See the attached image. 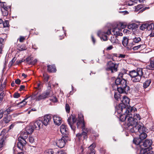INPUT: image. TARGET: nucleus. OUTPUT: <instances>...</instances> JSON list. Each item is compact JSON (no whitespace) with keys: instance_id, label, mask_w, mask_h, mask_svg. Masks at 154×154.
<instances>
[{"instance_id":"1","label":"nucleus","mask_w":154,"mask_h":154,"mask_svg":"<svg viewBox=\"0 0 154 154\" xmlns=\"http://www.w3.org/2000/svg\"><path fill=\"white\" fill-rule=\"evenodd\" d=\"M130 100L126 96H123V99L121 100L122 103H119L118 106L116 107L117 112L118 113H121L123 112H126L127 111L128 112H134L137 110L134 107H131L129 106Z\"/></svg>"},{"instance_id":"2","label":"nucleus","mask_w":154,"mask_h":154,"mask_svg":"<svg viewBox=\"0 0 154 154\" xmlns=\"http://www.w3.org/2000/svg\"><path fill=\"white\" fill-rule=\"evenodd\" d=\"M146 68H138L136 70L129 71V75L131 78V80L134 82H139L142 78L147 77Z\"/></svg>"},{"instance_id":"3","label":"nucleus","mask_w":154,"mask_h":154,"mask_svg":"<svg viewBox=\"0 0 154 154\" xmlns=\"http://www.w3.org/2000/svg\"><path fill=\"white\" fill-rule=\"evenodd\" d=\"M126 81L124 79L118 78L115 81L118 91L119 93L128 94L130 93V88L126 85Z\"/></svg>"},{"instance_id":"4","label":"nucleus","mask_w":154,"mask_h":154,"mask_svg":"<svg viewBox=\"0 0 154 154\" xmlns=\"http://www.w3.org/2000/svg\"><path fill=\"white\" fill-rule=\"evenodd\" d=\"M26 131H23L21 133L20 136L18 138L17 147L19 149L24 151L25 149V145L26 142L25 139L28 137V133H26Z\"/></svg>"},{"instance_id":"5","label":"nucleus","mask_w":154,"mask_h":154,"mask_svg":"<svg viewBox=\"0 0 154 154\" xmlns=\"http://www.w3.org/2000/svg\"><path fill=\"white\" fill-rule=\"evenodd\" d=\"M152 141L150 140H146L143 143V146L145 148H142L140 150V154H153L151 149H152L151 147Z\"/></svg>"},{"instance_id":"6","label":"nucleus","mask_w":154,"mask_h":154,"mask_svg":"<svg viewBox=\"0 0 154 154\" xmlns=\"http://www.w3.org/2000/svg\"><path fill=\"white\" fill-rule=\"evenodd\" d=\"M131 113L130 116H128V119L127 125L128 127H132V126L137 125L138 124V121L140 119V116L139 114H136L132 115Z\"/></svg>"},{"instance_id":"7","label":"nucleus","mask_w":154,"mask_h":154,"mask_svg":"<svg viewBox=\"0 0 154 154\" xmlns=\"http://www.w3.org/2000/svg\"><path fill=\"white\" fill-rule=\"evenodd\" d=\"M123 45L128 50L131 49V47L134 45L132 39H129L126 37H124L122 42Z\"/></svg>"},{"instance_id":"8","label":"nucleus","mask_w":154,"mask_h":154,"mask_svg":"<svg viewBox=\"0 0 154 154\" xmlns=\"http://www.w3.org/2000/svg\"><path fill=\"white\" fill-rule=\"evenodd\" d=\"M118 66V65L110 61L108 62L106 70L108 71H111V73H113L117 71Z\"/></svg>"},{"instance_id":"9","label":"nucleus","mask_w":154,"mask_h":154,"mask_svg":"<svg viewBox=\"0 0 154 154\" xmlns=\"http://www.w3.org/2000/svg\"><path fill=\"white\" fill-rule=\"evenodd\" d=\"M134 128L135 131L132 129L131 131L133 132H137V134H139L143 132H146L147 130V128L144 126L143 124L140 122H138V125H137V128Z\"/></svg>"},{"instance_id":"10","label":"nucleus","mask_w":154,"mask_h":154,"mask_svg":"<svg viewBox=\"0 0 154 154\" xmlns=\"http://www.w3.org/2000/svg\"><path fill=\"white\" fill-rule=\"evenodd\" d=\"M69 140V137L63 136L60 139L58 140L57 141L56 145L59 147L62 148L64 146L66 142Z\"/></svg>"},{"instance_id":"11","label":"nucleus","mask_w":154,"mask_h":154,"mask_svg":"<svg viewBox=\"0 0 154 154\" xmlns=\"http://www.w3.org/2000/svg\"><path fill=\"white\" fill-rule=\"evenodd\" d=\"M30 125L34 130H39L42 126V121L38 120L34 122L31 123Z\"/></svg>"},{"instance_id":"12","label":"nucleus","mask_w":154,"mask_h":154,"mask_svg":"<svg viewBox=\"0 0 154 154\" xmlns=\"http://www.w3.org/2000/svg\"><path fill=\"white\" fill-rule=\"evenodd\" d=\"M50 97V91H46L43 92L38 96V98H37V100L40 101L42 100H44Z\"/></svg>"},{"instance_id":"13","label":"nucleus","mask_w":154,"mask_h":154,"mask_svg":"<svg viewBox=\"0 0 154 154\" xmlns=\"http://www.w3.org/2000/svg\"><path fill=\"white\" fill-rule=\"evenodd\" d=\"M117 113L121 114L120 116V120L122 122H124L126 120L127 118L128 119V116H130L131 113H134V112H129L128 111H127L125 113H123V112H121V113Z\"/></svg>"},{"instance_id":"14","label":"nucleus","mask_w":154,"mask_h":154,"mask_svg":"<svg viewBox=\"0 0 154 154\" xmlns=\"http://www.w3.org/2000/svg\"><path fill=\"white\" fill-rule=\"evenodd\" d=\"M60 131L62 134L63 135V136L69 137V131L68 129L67 126L65 125H62L60 126Z\"/></svg>"},{"instance_id":"15","label":"nucleus","mask_w":154,"mask_h":154,"mask_svg":"<svg viewBox=\"0 0 154 154\" xmlns=\"http://www.w3.org/2000/svg\"><path fill=\"white\" fill-rule=\"evenodd\" d=\"M72 124L71 122V117L70 116L68 118V119L67 120V121L68 122V124L70 126L71 128L72 129V130L74 131H75V129L76 128L75 126H74L73 125L76 122V117L75 116H72Z\"/></svg>"},{"instance_id":"16","label":"nucleus","mask_w":154,"mask_h":154,"mask_svg":"<svg viewBox=\"0 0 154 154\" xmlns=\"http://www.w3.org/2000/svg\"><path fill=\"white\" fill-rule=\"evenodd\" d=\"M52 117L50 114L46 115L44 117L42 121V125H44L45 126H47L51 122Z\"/></svg>"},{"instance_id":"17","label":"nucleus","mask_w":154,"mask_h":154,"mask_svg":"<svg viewBox=\"0 0 154 154\" xmlns=\"http://www.w3.org/2000/svg\"><path fill=\"white\" fill-rule=\"evenodd\" d=\"M76 125L77 128H82L83 131H85L86 132L88 131V129L85 128V125L84 121H82L78 120Z\"/></svg>"},{"instance_id":"18","label":"nucleus","mask_w":154,"mask_h":154,"mask_svg":"<svg viewBox=\"0 0 154 154\" xmlns=\"http://www.w3.org/2000/svg\"><path fill=\"white\" fill-rule=\"evenodd\" d=\"M54 123L57 125H59L61 123V119L58 115H54L53 117Z\"/></svg>"},{"instance_id":"19","label":"nucleus","mask_w":154,"mask_h":154,"mask_svg":"<svg viewBox=\"0 0 154 154\" xmlns=\"http://www.w3.org/2000/svg\"><path fill=\"white\" fill-rule=\"evenodd\" d=\"M87 132L85 131H83V132L82 133L77 134L76 136L79 140H81L82 137L84 139H86L87 138Z\"/></svg>"},{"instance_id":"20","label":"nucleus","mask_w":154,"mask_h":154,"mask_svg":"<svg viewBox=\"0 0 154 154\" xmlns=\"http://www.w3.org/2000/svg\"><path fill=\"white\" fill-rule=\"evenodd\" d=\"M122 29L116 27L113 28L112 30V32L114 35L122 36V33L121 32Z\"/></svg>"},{"instance_id":"21","label":"nucleus","mask_w":154,"mask_h":154,"mask_svg":"<svg viewBox=\"0 0 154 154\" xmlns=\"http://www.w3.org/2000/svg\"><path fill=\"white\" fill-rule=\"evenodd\" d=\"M95 144L92 143L88 147L89 149L87 154H95V150L94 148L95 147Z\"/></svg>"},{"instance_id":"22","label":"nucleus","mask_w":154,"mask_h":154,"mask_svg":"<svg viewBox=\"0 0 154 154\" xmlns=\"http://www.w3.org/2000/svg\"><path fill=\"white\" fill-rule=\"evenodd\" d=\"M154 68V59H152L150 60V63L149 65H148L146 66V69H152L153 68Z\"/></svg>"},{"instance_id":"23","label":"nucleus","mask_w":154,"mask_h":154,"mask_svg":"<svg viewBox=\"0 0 154 154\" xmlns=\"http://www.w3.org/2000/svg\"><path fill=\"white\" fill-rule=\"evenodd\" d=\"M34 130L32 128L31 125H30L27 126L25 129V130H24L25 131H26V133H28V134H31L34 131Z\"/></svg>"},{"instance_id":"24","label":"nucleus","mask_w":154,"mask_h":154,"mask_svg":"<svg viewBox=\"0 0 154 154\" xmlns=\"http://www.w3.org/2000/svg\"><path fill=\"white\" fill-rule=\"evenodd\" d=\"M47 67L48 71L49 72H55L56 71L55 66L54 65H48Z\"/></svg>"},{"instance_id":"25","label":"nucleus","mask_w":154,"mask_h":154,"mask_svg":"<svg viewBox=\"0 0 154 154\" xmlns=\"http://www.w3.org/2000/svg\"><path fill=\"white\" fill-rule=\"evenodd\" d=\"M0 8L1 10L2 9H10L11 6L9 5H7L5 2H0Z\"/></svg>"},{"instance_id":"26","label":"nucleus","mask_w":154,"mask_h":154,"mask_svg":"<svg viewBox=\"0 0 154 154\" xmlns=\"http://www.w3.org/2000/svg\"><path fill=\"white\" fill-rule=\"evenodd\" d=\"M110 40L111 42L114 45H116L119 44V40L117 39L116 37L113 36L111 37Z\"/></svg>"},{"instance_id":"27","label":"nucleus","mask_w":154,"mask_h":154,"mask_svg":"<svg viewBox=\"0 0 154 154\" xmlns=\"http://www.w3.org/2000/svg\"><path fill=\"white\" fill-rule=\"evenodd\" d=\"M17 49L20 51L25 50L27 48L24 44H18L17 46Z\"/></svg>"},{"instance_id":"28","label":"nucleus","mask_w":154,"mask_h":154,"mask_svg":"<svg viewBox=\"0 0 154 154\" xmlns=\"http://www.w3.org/2000/svg\"><path fill=\"white\" fill-rule=\"evenodd\" d=\"M141 140L139 138H134L133 140V143L136 145H140L141 147H142L141 146L142 144L141 145L140 144L141 143Z\"/></svg>"},{"instance_id":"29","label":"nucleus","mask_w":154,"mask_h":154,"mask_svg":"<svg viewBox=\"0 0 154 154\" xmlns=\"http://www.w3.org/2000/svg\"><path fill=\"white\" fill-rule=\"evenodd\" d=\"M138 27V25L134 23L130 24L128 26V29L132 30L135 29L136 28H137Z\"/></svg>"},{"instance_id":"30","label":"nucleus","mask_w":154,"mask_h":154,"mask_svg":"<svg viewBox=\"0 0 154 154\" xmlns=\"http://www.w3.org/2000/svg\"><path fill=\"white\" fill-rule=\"evenodd\" d=\"M146 132H143L139 134H137L139 135V138H140L141 140H143L146 137L147 135Z\"/></svg>"},{"instance_id":"31","label":"nucleus","mask_w":154,"mask_h":154,"mask_svg":"<svg viewBox=\"0 0 154 154\" xmlns=\"http://www.w3.org/2000/svg\"><path fill=\"white\" fill-rule=\"evenodd\" d=\"M10 9H2L1 10L2 15L4 16H7L8 14V10Z\"/></svg>"},{"instance_id":"32","label":"nucleus","mask_w":154,"mask_h":154,"mask_svg":"<svg viewBox=\"0 0 154 154\" xmlns=\"http://www.w3.org/2000/svg\"><path fill=\"white\" fill-rule=\"evenodd\" d=\"M146 47V46L144 44H140L137 46H135L133 48L134 50H138L139 48H144Z\"/></svg>"},{"instance_id":"33","label":"nucleus","mask_w":154,"mask_h":154,"mask_svg":"<svg viewBox=\"0 0 154 154\" xmlns=\"http://www.w3.org/2000/svg\"><path fill=\"white\" fill-rule=\"evenodd\" d=\"M151 82V80L150 79L147 80L143 84V88H146L148 87L149 85Z\"/></svg>"},{"instance_id":"34","label":"nucleus","mask_w":154,"mask_h":154,"mask_svg":"<svg viewBox=\"0 0 154 154\" xmlns=\"http://www.w3.org/2000/svg\"><path fill=\"white\" fill-rule=\"evenodd\" d=\"M28 98V97H27L26 98L24 99L22 101H21L20 103H17V105H21L20 106H20V107L24 106L27 103V102L25 101L26 100H27Z\"/></svg>"},{"instance_id":"35","label":"nucleus","mask_w":154,"mask_h":154,"mask_svg":"<svg viewBox=\"0 0 154 154\" xmlns=\"http://www.w3.org/2000/svg\"><path fill=\"white\" fill-rule=\"evenodd\" d=\"M127 71L125 69H123L119 73L118 75V78H122L123 76V75L126 74L127 73Z\"/></svg>"},{"instance_id":"36","label":"nucleus","mask_w":154,"mask_h":154,"mask_svg":"<svg viewBox=\"0 0 154 154\" xmlns=\"http://www.w3.org/2000/svg\"><path fill=\"white\" fill-rule=\"evenodd\" d=\"M137 125H138V124H137ZM129 128V129H130V131L132 133H135L136 134H137V132H133L131 131L132 129H133L134 131H135V128H137V125H135L132 126V127H130Z\"/></svg>"},{"instance_id":"37","label":"nucleus","mask_w":154,"mask_h":154,"mask_svg":"<svg viewBox=\"0 0 154 154\" xmlns=\"http://www.w3.org/2000/svg\"><path fill=\"white\" fill-rule=\"evenodd\" d=\"M5 138H3L0 140V150L2 149V148L5 144Z\"/></svg>"},{"instance_id":"38","label":"nucleus","mask_w":154,"mask_h":154,"mask_svg":"<svg viewBox=\"0 0 154 154\" xmlns=\"http://www.w3.org/2000/svg\"><path fill=\"white\" fill-rule=\"evenodd\" d=\"M141 41V39L140 37H135L133 39L132 42H133L134 45L135 43H138Z\"/></svg>"},{"instance_id":"39","label":"nucleus","mask_w":154,"mask_h":154,"mask_svg":"<svg viewBox=\"0 0 154 154\" xmlns=\"http://www.w3.org/2000/svg\"><path fill=\"white\" fill-rule=\"evenodd\" d=\"M38 148L34 146H32L31 148V152L32 153H35L37 151Z\"/></svg>"},{"instance_id":"40","label":"nucleus","mask_w":154,"mask_h":154,"mask_svg":"<svg viewBox=\"0 0 154 154\" xmlns=\"http://www.w3.org/2000/svg\"><path fill=\"white\" fill-rule=\"evenodd\" d=\"M120 96L121 95L120 94H118L117 93H115L114 97L115 99L117 100L118 101L121 99Z\"/></svg>"},{"instance_id":"41","label":"nucleus","mask_w":154,"mask_h":154,"mask_svg":"<svg viewBox=\"0 0 154 154\" xmlns=\"http://www.w3.org/2000/svg\"><path fill=\"white\" fill-rule=\"evenodd\" d=\"M147 29L148 30L152 29H154V24L153 23H151L149 24H147Z\"/></svg>"},{"instance_id":"42","label":"nucleus","mask_w":154,"mask_h":154,"mask_svg":"<svg viewBox=\"0 0 154 154\" xmlns=\"http://www.w3.org/2000/svg\"><path fill=\"white\" fill-rule=\"evenodd\" d=\"M10 119L9 117L7 116L3 118V120L5 123H8L10 121Z\"/></svg>"},{"instance_id":"43","label":"nucleus","mask_w":154,"mask_h":154,"mask_svg":"<svg viewBox=\"0 0 154 154\" xmlns=\"http://www.w3.org/2000/svg\"><path fill=\"white\" fill-rule=\"evenodd\" d=\"M147 24H143L140 27V29L142 30H144L145 29L147 28Z\"/></svg>"},{"instance_id":"44","label":"nucleus","mask_w":154,"mask_h":154,"mask_svg":"<svg viewBox=\"0 0 154 154\" xmlns=\"http://www.w3.org/2000/svg\"><path fill=\"white\" fill-rule=\"evenodd\" d=\"M37 94H33L31 95L30 97H31L32 100H35L36 101H39V100H37V98H38V96L37 95Z\"/></svg>"},{"instance_id":"45","label":"nucleus","mask_w":154,"mask_h":154,"mask_svg":"<svg viewBox=\"0 0 154 154\" xmlns=\"http://www.w3.org/2000/svg\"><path fill=\"white\" fill-rule=\"evenodd\" d=\"M135 9L134 11L135 12H137L139 10L142 8L143 6L141 5H139L137 6H135Z\"/></svg>"},{"instance_id":"46","label":"nucleus","mask_w":154,"mask_h":154,"mask_svg":"<svg viewBox=\"0 0 154 154\" xmlns=\"http://www.w3.org/2000/svg\"><path fill=\"white\" fill-rule=\"evenodd\" d=\"M53 151L51 149L46 150L44 152V154H53Z\"/></svg>"},{"instance_id":"47","label":"nucleus","mask_w":154,"mask_h":154,"mask_svg":"<svg viewBox=\"0 0 154 154\" xmlns=\"http://www.w3.org/2000/svg\"><path fill=\"white\" fill-rule=\"evenodd\" d=\"M3 25L4 27H8L9 26V21L8 20H5V22H3Z\"/></svg>"},{"instance_id":"48","label":"nucleus","mask_w":154,"mask_h":154,"mask_svg":"<svg viewBox=\"0 0 154 154\" xmlns=\"http://www.w3.org/2000/svg\"><path fill=\"white\" fill-rule=\"evenodd\" d=\"M65 108L66 112L68 113H69L70 112V107L69 106V105L68 104L66 103V104Z\"/></svg>"},{"instance_id":"49","label":"nucleus","mask_w":154,"mask_h":154,"mask_svg":"<svg viewBox=\"0 0 154 154\" xmlns=\"http://www.w3.org/2000/svg\"><path fill=\"white\" fill-rule=\"evenodd\" d=\"M78 119H79L78 120L83 121H84V118H83V115L82 114H78Z\"/></svg>"},{"instance_id":"50","label":"nucleus","mask_w":154,"mask_h":154,"mask_svg":"<svg viewBox=\"0 0 154 154\" xmlns=\"http://www.w3.org/2000/svg\"><path fill=\"white\" fill-rule=\"evenodd\" d=\"M29 141L30 143H32L34 142V138L32 136H30L29 137Z\"/></svg>"},{"instance_id":"51","label":"nucleus","mask_w":154,"mask_h":154,"mask_svg":"<svg viewBox=\"0 0 154 154\" xmlns=\"http://www.w3.org/2000/svg\"><path fill=\"white\" fill-rule=\"evenodd\" d=\"M103 35V36L100 37V38L101 39H103V40L104 41H106L107 40V36L106 35H103V34H102Z\"/></svg>"},{"instance_id":"52","label":"nucleus","mask_w":154,"mask_h":154,"mask_svg":"<svg viewBox=\"0 0 154 154\" xmlns=\"http://www.w3.org/2000/svg\"><path fill=\"white\" fill-rule=\"evenodd\" d=\"M132 2L131 3L128 4L129 5H134V3H137L138 2V0H131Z\"/></svg>"},{"instance_id":"53","label":"nucleus","mask_w":154,"mask_h":154,"mask_svg":"<svg viewBox=\"0 0 154 154\" xmlns=\"http://www.w3.org/2000/svg\"><path fill=\"white\" fill-rule=\"evenodd\" d=\"M50 100L54 102H56L57 101V99L56 97H53L50 99Z\"/></svg>"},{"instance_id":"54","label":"nucleus","mask_w":154,"mask_h":154,"mask_svg":"<svg viewBox=\"0 0 154 154\" xmlns=\"http://www.w3.org/2000/svg\"><path fill=\"white\" fill-rule=\"evenodd\" d=\"M5 95V94L3 92H1L0 94V101L2 100L4 97Z\"/></svg>"},{"instance_id":"55","label":"nucleus","mask_w":154,"mask_h":154,"mask_svg":"<svg viewBox=\"0 0 154 154\" xmlns=\"http://www.w3.org/2000/svg\"><path fill=\"white\" fill-rule=\"evenodd\" d=\"M4 41V39L0 38V47H3V42Z\"/></svg>"},{"instance_id":"56","label":"nucleus","mask_w":154,"mask_h":154,"mask_svg":"<svg viewBox=\"0 0 154 154\" xmlns=\"http://www.w3.org/2000/svg\"><path fill=\"white\" fill-rule=\"evenodd\" d=\"M20 97V94L17 93H15L14 95V98H18Z\"/></svg>"},{"instance_id":"57","label":"nucleus","mask_w":154,"mask_h":154,"mask_svg":"<svg viewBox=\"0 0 154 154\" xmlns=\"http://www.w3.org/2000/svg\"><path fill=\"white\" fill-rule=\"evenodd\" d=\"M11 107H10L8 108L6 110H5V112H7L8 114L10 113V112L12 111L13 110L11 109Z\"/></svg>"},{"instance_id":"58","label":"nucleus","mask_w":154,"mask_h":154,"mask_svg":"<svg viewBox=\"0 0 154 154\" xmlns=\"http://www.w3.org/2000/svg\"><path fill=\"white\" fill-rule=\"evenodd\" d=\"M25 39V37L22 36H20L19 38V41L20 42H23Z\"/></svg>"},{"instance_id":"59","label":"nucleus","mask_w":154,"mask_h":154,"mask_svg":"<svg viewBox=\"0 0 154 154\" xmlns=\"http://www.w3.org/2000/svg\"><path fill=\"white\" fill-rule=\"evenodd\" d=\"M49 79V76L48 75H46L44 76V80L46 82H48Z\"/></svg>"},{"instance_id":"60","label":"nucleus","mask_w":154,"mask_h":154,"mask_svg":"<svg viewBox=\"0 0 154 154\" xmlns=\"http://www.w3.org/2000/svg\"><path fill=\"white\" fill-rule=\"evenodd\" d=\"M20 82H21V80L18 79H17L15 81V83H16V84H18V85L20 84Z\"/></svg>"},{"instance_id":"61","label":"nucleus","mask_w":154,"mask_h":154,"mask_svg":"<svg viewBox=\"0 0 154 154\" xmlns=\"http://www.w3.org/2000/svg\"><path fill=\"white\" fill-rule=\"evenodd\" d=\"M15 125V123H13L9 127V130H10L11 129L13 128Z\"/></svg>"},{"instance_id":"62","label":"nucleus","mask_w":154,"mask_h":154,"mask_svg":"<svg viewBox=\"0 0 154 154\" xmlns=\"http://www.w3.org/2000/svg\"><path fill=\"white\" fill-rule=\"evenodd\" d=\"M4 112L2 110H0V119L3 117Z\"/></svg>"},{"instance_id":"63","label":"nucleus","mask_w":154,"mask_h":154,"mask_svg":"<svg viewBox=\"0 0 154 154\" xmlns=\"http://www.w3.org/2000/svg\"><path fill=\"white\" fill-rule=\"evenodd\" d=\"M25 88V86L23 85H21L20 86V87L19 89V90L20 91H21L22 90H23L24 88Z\"/></svg>"},{"instance_id":"64","label":"nucleus","mask_w":154,"mask_h":154,"mask_svg":"<svg viewBox=\"0 0 154 154\" xmlns=\"http://www.w3.org/2000/svg\"><path fill=\"white\" fill-rule=\"evenodd\" d=\"M106 34L108 35H109L111 34V31L110 29H109L108 31L105 33Z\"/></svg>"}]
</instances>
